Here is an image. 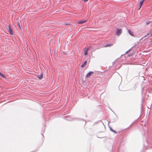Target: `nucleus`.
Returning <instances> with one entry per match:
<instances>
[{
  "mask_svg": "<svg viewBox=\"0 0 152 152\" xmlns=\"http://www.w3.org/2000/svg\"><path fill=\"white\" fill-rule=\"evenodd\" d=\"M113 45L112 44H107L104 46L105 47H110Z\"/></svg>",
  "mask_w": 152,
  "mask_h": 152,
  "instance_id": "nucleus-10",
  "label": "nucleus"
},
{
  "mask_svg": "<svg viewBox=\"0 0 152 152\" xmlns=\"http://www.w3.org/2000/svg\"><path fill=\"white\" fill-rule=\"evenodd\" d=\"M128 31L129 34H130V35L131 36H132V37H134V34L133 32L132 31L130 30H128Z\"/></svg>",
  "mask_w": 152,
  "mask_h": 152,
  "instance_id": "nucleus-5",
  "label": "nucleus"
},
{
  "mask_svg": "<svg viewBox=\"0 0 152 152\" xmlns=\"http://www.w3.org/2000/svg\"><path fill=\"white\" fill-rule=\"evenodd\" d=\"M145 0H142L141 1H140V4H139V10H140V9L141 8V7L142 4H143L144 2V1Z\"/></svg>",
  "mask_w": 152,
  "mask_h": 152,
  "instance_id": "nucleus-4",
  "label": "nucleus"
},
{
  "mask_svg": "<svg viewBox=\"0 0 152 152\" xmlns=\"http://www.w3.org/2000/svg\"><path fill=\"white\" fill-rule=\"evenodd\" d=\"M93 73V72H89L86 75V77H89Z\"/></svg>",
  "mask_w": 152,
  "mask_h": 152,
  "instance_id": "nucleus-6",
  "label": "nucleus"
},
{
  "mask_svg": "<svg viewBox=\"0 0 152 152\" xmlns=\"http://www.w3.org/2000/svg\"><path fill=\"white\" fill-rule=\"evenodd\" d=\"M0 76H1V77L4 78H5V76H4V75L1 72H0Z\"/></svg>",
  "mask_w": 152,
  "mask_h": 152,
  "instance_id": "nucleus-11",
  "label": "nucleus"
},
{
  "mask_svg": "<svg viewBox=\"0 0 152 152\" xmlns=\"http://www.w3.org/2000/svg\"><path fill=\"white\" fill-rule=\"evenodd\" d=\"M122 30L121 29H117L116 31V34L118 36H119L122 33Z\"/></svg>",
  "mask_w": 152,
  "mask_h": 152,
  "instance_id": "nucleus-2",
  "label": "nucleus"
},
{
  "mask_svg": "<svg viewBox=\"0 0 152 152\" xmlns=\"http://www.w3.org/2000/svg\"><path fill=\"white\" fill-rule=\"evenodd\" d=\"M89 49V48H85L84 49V54L85 56H86L88 55V51Z\"/></svg>",
  "mask_w": 152,
  "mask_h": 152,
  "instance_id": "nucleus-3",
  "label": "nucleus"
},
{
  "mask_svg": "<svg viewBox=\"0 0 152 152\" xmlns=\"http://www.w3.org/2000/svg\"><path fill=\"white\" fill-rule=\"evenodd\" d=\"M87 21V20L79 21L77 23L78 24H82L86 22Z\"/></svg>",
  "mask_w": 152,
  "mask_h": 152,
  "instance_id": "nucleus-7",
  "label": "nucleus"
},
{
  "mask_svg": "<svg viewBox=\"0 0 152 152\" xmlns=\"http://www.w3.org/2000/svg\"><path fill=\"white\" fill-rule=\"evenodd\" d=\"M87 61H85L83 64L81 65V67L83 68L85 66L86 64Z\"/></svg>",
  "mask_w": 152,
  "mask_h": 152,
  "instance_id": "nucleus-8",
  "label": "nucleus"
},
{
  "mask_svg": "<svg viewBox=\"0 0 152 152\" xmlns=\"http://www.w3.org/2000/svg\"><path fill=\"white\" fill-rule=\"evenodd\" d=\"M152 31V29H151V32Z\"/></svg>",
  "mask_w": 152,
  "mask_h": 152,
  "instance_id": "nucleus-13",
  "label": "nucleus"
},
{
  "mask_svg": "<svg viewBox=\"0 0 152 152\" xmlns=\"http://www.w3.org/2000/svg\"><path fill=\"white\" fill-rule=\"evenodd\" d=\"M17 24L18 25V27L20 29H21V27L20 26V23H19V22L18 21L17 22Z\"/></svg>",
  "mask_w": 152,
  "mask_h": 152,
  "instance_id": "nucleus-12",
  "label": "nucleus"
},
{
  "mask_svg": "<svg viewBox=\"0 0 152 152\" xmlns=\"http://www.w3.org/2000/svg\"><path fill=\"white\" fill-rule=\"evenodd\" d=\"M148 33H147V35H148Z\"/></svg>",
  "mask_w": 152,
  "mask_h": 152,
  "instance_id": "nucleus-16",
  "label": "nucleus"
},
{
  "mask_svg": "<svg viewBox=\"0 0 152 152\" xmlns=\"http://www.w3.org/2000/svg\"><path fill=\"white\" fill-rule=\"evenodd\" d=\"M149 23H147L148 24H149Z\"/></svg>",
  "mask_w": 152,
  "mask_h": 152,
  "instance_id": "nucleus-15",
  "label": "nucleus"
},
{
  "mask_svg": "<svg viewBox=\"0 0 152 152\" xmlns=\"http://www.w3.org/2000/svg\"><path fill=\"white\" fill-rule=\"evenodd\" d=\"M43 77V73H41V75L40 76H38V77L39 79H41Z\"/></svg>",
  "mask_w": 152,
  "mask_h": 152,
  "instance_id": "nucleus-9",
  "label": "nucleus"
},
{
  "mask_svg": "<svg viewBox=\"0 0 152 152\" xmlns=\"http://www.w3.org/2000/svg\"><path fill=\"white\" fill-rule=\"evenodd\" d=\"M151 37H152V34H151Z\"/></svg>",
  "mask_w": 152,
  "mask_h": 152,
  "instance_id": "nucleus-14",
  "label": "nucleus"
},
{
  "mask_svg": "<svg viewBox=\"0 0 152 152\" xmlns=\"http://www.w3.org/2000/svg\"><path fill=\"white\" fill-rule=\"evenodd\" d=\"M8 32L10 34L13 35L14 34L13 28L10 24L8 26Z\"/></svg>",
  "mask_w": 152,
  "mask_h": 152,
  "instance_id": "nucleus-1",
  "label": "nucleus"
}]
</instances>
